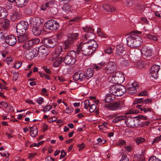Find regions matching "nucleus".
Returning a JSON list of instances; mask_svg holds the SVG:
<instances>
[{"label": "nucleus", "mask_w": 161, "mask_h": 161, "mask_svg": "<svg viewBox=\"0 0 161 161\" xmlns=\"http://www.w3.org/2000/svg\"><path fill=\"white\" fill-rule=\"evenodd\" d=\"M134 33L130 36L126 38L127 44L129 47L132 48L138 47L142 44V38L136 34H142V32L137 31H134L131 32Z\"/></svg>", "instance_id": "obj_1"}, {"label": "nucleus", "mask_w": 161, "mask_h": 161, "mask_svg": "<svg viewBox=\"0 0 161 161\" xmlns=\"http://www.w3.org/2000/svg\"><path fill=\"white\" fill-rule=\"evenodd\" d=\"M30 27H33L32 29L33 34L36 36L40 35L43 29L40 19L38 17L32 19H30Z\"/></svg>", "instance_id": "obj_2"}, {"label": "nucleus", "mask_w": 161, "mask_h": 161, "mask_svg": "<svg viewBox=\"0 0 161 161\" xmlns=\"http://www.w3.org/2000/svg\"><path fill=\"white\" fill-rule=\"evenodd\" d=\"M144 118L142 115H138L134 117L126 118L125 122L127 126L132 128H138L140 125L139 121L142 118ZM146 119V118L144 117Z\"/></svg>", "instance_id": "obj_3"}, {"label": "nucleus", "mask_w": 161, "mask_h": 161, "mask_svg": "<svg viewBox=\"0 0 161 161\" xmlns=\"http://www.w3.org/2000/svg\"><path fill=\"white\" fill-rule=\"evenodd\" d=\"M78 55L81 53L86 56H89L93 53V51L89 48L88 44L86 42H81L77 45V51H76Z\"/></svg>", "instance_id": "obj_4"}, {"label": "nucleus", "mask_w": 161, "mask_h": 161, "mask_svg": "<svg viewBox=\"0 0 161 161\" xmlns=\"http://www.w3.org/2000/svg\"><path fill=\"white\" fill-rule=\"evenodd\" d=\"M82 29L86 32L82 35L81 40L84 41L86 40L92 41L94 39L95 37L94 33V29L92 27L86 26L83 27Z\"/></svg>", "instance_id": "obj_5"}, {"label": "nucleus", "mask_w": 161, "mask_h": 161, "mask_svg": "<svg viewBox=\"0 0 161 161\" xmlns=\"http://www.w3.org/2000/svg\"><path fill=\"white\" fill-rule=\"evenodd\" d=\"M78 55L75 51H71L64 57V62L66 65L74 64L76 62V57Z\"/></svg>", "instance_id": "obj_6"}, {"label": "nucleus", "mask_w": 161, "mask_h": 161, "mask_svg": "<svg viewBox=\"0 0 161 161\" xmlns=\"http://www.w3.org/2000/svg\"><path fill=\"white\" fill-rule=\"evenodd\" d=\"M124 106V101L121 100L110 103L105 104L104 107L109 110L116 111Z\"/></svg>", "instance_id": "obj_7"}, {"label": "nucleus", "mask_w": 161, "mask_h": 161, "mask_svg": "<svg viewBox=\"0 0 161 161\" xmlns=\"http://www.w3.org/2000/svg\"><path fill=\"white\" fill-rule=\"evenodd\" d=\"M68 39L64 42L65 49H68L72 45L74 41L78 38L79 34L78 33H68L67 35Z\"/></svg>", "instance_id": "obj_8"}, {"label": "nucleus", "mask_w": 161, "mask_h": 161, "mask_svg": "<svg viewBox=\"0 0 161 161\" xmlns=\"http://www.w3.org/2000/svg\"><path fill=\"white\" fill-rule=\"evenodd\" d=\"M29 24L25 21H22L18 23L16 26V32L17 34H25L26 30L28 29Z\"/></svg>", "instance_id": "obj_9"}, {"label": "nucleus", "mask_w": 161, "mask_h": 161, "mask_svg": "<svg viewBox=\"0 0 161 161\" xmlns=\"http://www.w3.org/2000/svg\"><path fill=\"white\" fill-rule=\"evenodd\" d=\"M3 34L1 35V39L5 40L6 43L8 45L13 46L16 43L17 40L15 36L12 35H8L7 33L3 32Z\"/></svg>", "instance_id": "obj_10"}, {"label": "nucleus", "mask_w": 161, "mask_h": 161, "mask_svg": "<svg viewBox=\"0 0 161 161\" xmlns=\"http://www.w3.org/2000/svg\"><path fill=\"white\" fill-rule=\"evenodd\" d=\"M44 26L46 29L53 31L58 30L59 25L57 21L51 19L47 21L45 24Z\"/></svg>", "instance_id": "obj_11"}, {"label": "nucleus", "mask_w": 161, "mask_h": 161, "mask_svg": "<svg viewBox=\"0 0 161 161\" xmlns=\"http://www.w3.org/2000/svg\"><path fill=\"white\" fill-rule=\"evenodd\" d=\"M125 51V49L123 46H121L119 45H117L116 47V50L115 52V56L117 58L119 59H120V58L122 59V62L121 63V64L122 65H126L125 64V63L127 62V61L124 59L123 58L122 54Z\"/></svg>", "instance_id": "obj_12"}, {"label": "nucleus", "mask_w": 161, "mask_h": 161, "mask_svg": "<svg viewBox=\"0 0 161 161\" xmlns=\"http://www.w3.org/2000/svg\"><path fill=\"white\" fill-rule=\"evenodd\" d=\"M107 65L103 69V72L109 74L114 72L116 69L117 66L115 63L114 62L109 61L107 63Z\"/></svg>", "instance_id": "obj_13"}, {"label": "nucleus", "mask_w": 161, "mask_h": 161, "mask_svg": "<svg viewBox=\"0 0 161 161\" xmlns=\"http://www.w3.org/2000/svg\"><path fill=\"white\" fill-rule=\"evenodd\" d=\"M141 111H143L146 114V115L144 116V117L146 118V119L144 118L142 119L143 120H147L149 119H151L153 117V109L147 107V106H144V108L142 109Z\"/></svg>", "instance_id": "obj_14"}, {"label": "nucleus", "mask_w": 161, "mask_h": 161, "mask_svg": "<svg viewBox=\"0 0 161 161\" xmlns=\"http://www.w3.org/2000/svg\"><path fill=\"white\" fill-rule=\"evenodd\" d=\"M43 42L47 47L50 48H53L58 43L57 41L55 38H47L44 40Z\"/></svg>", "instance_id": "obj_15"}, {"label": "nucleus", "mask_w": 161, "mask_h": 161, "mask_svg": "<svg viewBox=\"0 0 161 161\" xmlns=\"http://www.w3.org/2000/svg\"><path fill=\"white\" fill-rule=\"evenodd\" d=\"M160 68V66L158 65H153L152 66L150 70L151 76L154 79L157 78L158 75V72Z\"/></svg>", "instance_id": "obj_16"}, {"label": "nucleus", "mask_w": 161, "mask_h": 161, "mask_svg": "<svg viewBox=\"0 0 161 161\" xmlns=\"http://www.w3.org/2000/svg\"><path fill=\"white\" fill-rule=\"evenodd\" d=\"M37 50L36 48L30 50L29 51L26 53L25 55V57L28 60H31L35 57L37 56Z\"/></svg>", "instance_id": "obj_17"}, {"label": "nucleus", "mask_w": 161, "mask_h": 161, "mask_svg": "<svg viewBox=\"0 0 161 161\" xmlns=\"http://www.w3.org/2000/svg\"><path fill=\"white\" fill-rule=\"evenodd\" d=\"M138 85L136 82H134L131 84V86L127 88L126 92L128 94L133 95L136 93L137 90L139 87Z\"/></svg>", "instance_id": "obj_18"}, {"label": "nucleus", "mask_w": 161, "mask_h": 161, "mask_svg": "<svg viewBox=\"0 0 161 161\" xmlns=\"http://www.w3.org/2000/svg\"><path fill=\"white\" fill-rule=\"evenodd\" d=\"M47 48L44 46H40L37 50V55L39 54V56L41 55L42 57H46L48 54Z\"/></svg>", "instance_id": "obj_19"}, {"label": "nucleus", "mask_w": 161, "mask_h": 161, "mask_svg": "<svg viewBox=\"0 0 161 161\" xmlns=\"http://www.w3.org/2000/svg\"><path fill=\"white\" fill-rule=\"evenodd\" d=\"M86 42L88 44L89 48H91V50L93 51V53H95V51L98 48V44L97 42L93 40Z\"/></svg>", "instance_id": "obj_20"}, {"label": "nucleus", "mask_w": 161, "mask_h": 161, "mask_svg": "<svg viewBox=\"0 0 161 161\" xmlns=\"http://www.w3.org/2000/svg\"><path fill=\"white\" fill-rule=\"evenodd\" d=\"M62 48L61 46H57L55 49V51L51 57L52 60H55L58 58L62 51Z\"/></svg>", "instance_id": "obj_21"}, {"label": "nucleus", "mask_w": 161, "mask_h": 161, "mask_svg": "<svg viewBox=\"0 0 161 161\" xmlns=\"http://www.w3.org/2000/svg\"><path fill=\"white\" fill-rule=\"evenodd\" d=\"M114 76L116 77V80H117L118 83H122L125 80V77L122 72L120 71H117L114 74Z\"/></svg>", "instance_id": "obj_22"}, {"label": "nucleus", "mask_w": 161, "mask_h": 161, "mask_svg": "<svg viewBox=\"0 0 161 161\" xmlns=\"http://www.w3.org/2000/svg\"><path fill=\"white\" fill-rule=\"evenodd\" d=\"M117 93L115 94V96H121L125 94L126 92V88L123 85H119L118 86Z\"/></svg>", "instance_id": "obj_23"}, {"label": "nucleus", "mask_w": 161, "mask_h": 161, "mask_svg": "<svg viewBox=\"0 0 161 161\" xmlns=\"http://www.w3.org/2000/svg\"><path fill=\"white\" fill-rule=\"evenodd\" d=\"M141 52L143 56L146 57L151 56L152 53L151 49H147L145 47L142 48Z\"/></svg>", "instance_id": "obj_24"}, {"label": "nucleus", "mask_w": 161, "mask_h": 161, "mask_svg": "<svg viewBox=\"0 0 161 161\" xmlns=\"http://www.w3.org/2000/svg\"><path fill=\"white\" fill-rule=\"evenodd\" d=\"M22 16L20 12L18 10H16L10 17V19L14 21L17 19H19L21 18Z\"/></svg>", "instance_id": "obj_25"}, {"label": "nucleus", "mask_w": 161, "mask_h": 161, "mask_svg": "<svg viewBox=\"0 0 161 161\" xmlns=\"http://www.w3.org/2000/svg\"><path fill=\"white\" fill-rule=\"evenodd\" d=\"M4 21L2 26V28L3 29L2 30V31L0 32L1 35L3 34V32L6 33L8 30V27L10 23L9 20L8 19H5Z\"/></svg>", "instance_id": "obj_26"}, {"label": "nucleus", "mask_w": 161, "mask_h": 161, "mask_svg": "<svg viewBox=\"0 0 161 161\" xmlns=\"http://www.w3.org/2000/svg\"><path fill=\"white\" fill-rule=\"evenodd\" d=\"M103 8L107 11L112 12L114 11L116 8L108 3H104L103 5Z\"/></svg>", "instance_id": "obj_27"}, {"label": "nucleus", "mask_w": 161, "mask_h": 161, "mask_svg": "<svg viewBox=\"0 0 161 161\" xmlns=\"http://www.w3.org/2000/svg\"><path fill=\"white\" fill-rule=\"evenodd\" d=\"M29 0H16V5L19 8H22L25 6Z\"/></svg>", "instance_id": "obj_28"}, {"label": "nucleus", "mask_w": 161, "mask_h": 161, "mask_svg": "<svg viewBox=\"0 0 161 161\" xmlns=\"http://www.w3.org/2000/svg\"><path fill=\"white\" fill-rule=\"evenodd\" d=\"M8 15L6 9L3 7H0V19L6 18Z\"/></svg>", "instance_id": "obj_29"}, {"label": "nucleus", "mask_w": 161, "mask_h": 161, "mask_svg": "<svg viewBox=\"0 0 161 161\" xmlns=\"http://www.w3.org/2000/svg\"><path fill=\"white\" fill-rule=\"evenodd\" d=\"M118 86L115 85L111 86L109 89V92L113 96H115L117 94L118 89Z\"/></svg>", "instance_id": "obj_30"}, {"label": "nucleus", "mask_w": 161, "mask_h": 161, "mask_svg": "<svg viewBox=\"0 0 161 161\" xmlns=\"http://www.w3.org/2000/svg\"><path fill=\"white\" fill-rule=\"evenodd\" d=\"M115 97L111 94H107L105 97V98L103 100L104 103H109L110 101L114 100Z\"/></svg>", "instance_id": "obj_31"}, {"label": "nucleus", "mask_w": 161, "mask_h": 161, "mask_svg": "<svg viewBox=\"0 0 161 161\" xmlns=\"http://www.w3.org/2000/svg\"><path fill=\"white\" fill-rule=\"evenodd\" d=\"M18 35L19 36L18 37V42H19L22 43L27 40L28 39L27 36L25 34H22V35L21 34Z\"/></svg>", "instance_id": "obj_32"}, {"label": "nucleus", "mask_w": 161, "mask_h": 161, "mask_svg": "<svg viewBox=\"0 0 161 161\" xmlns=\"http://www.w3.org/2000/svg\"><path fill=\"white\" fill-rule=\"evenodd\" d=\"M32 42L30 40L26 42L22 45V47L25 49H29L33 46Z\"/></svg>", "instance_id": "obj_33"}, {"label": "nucleus", "mask_w": 161, "mask_h": 161, "mask_svg": "<svg viewBox=\"0 0 161 161\" xmlns=\"http://www.w3.org/2000/svg\"><path fill=\"white\" fill-rule=\"evenodd\" d=\"M93 69L92 68H88L85 73V75L86 77V79H88L91 77L93 75Z\"/></svg>", "instance_id": "obj_34"}, {"label": "nucleus", "mask_w": 161, "mask_h": 161, "mask_svg": "<svg viewBox=\"0 0 161 161\" xmlns=\"http://www.w3.org/2000/svg\"><path fill=\"white\" fill-rule=\"evenodd\" d=\"M126 118L127 116L125 115L118 116L113 119L112 122L116 123L121 120L125 119Z\"/></svg>", "instance_id": "obj_35"}, {"label": "nucleus", "mask_w": 161, "mask_h": 161, "mask_svg": "<svg viewBox=\"0 0 161 161\" xmlns=\"http://www.w3.org/2000/svg\"><path fill=\"white\" fill-rule=\"evenodd\" d=\"M32 128L33 129H31V135L32 137H35L37 135V128L36 126H33Z\"/></svg>", "instance_id": "obj_36"}, {"label": "nucleus", "mask_w": 161, "mask_h": 161, "mask_svg": "<svg viewBox=\"0 0 161 161\" xmlns=\"http://www.w3.org/2000/svg\"><path fill=\"white\" fill-rule=\"evenodd\" d=\"M51 3L52 2L49 0L46 3L42 4L41 7V9L43 11H45L49 7V5L51 4Z\"/></svg>", "instance_id": "obj_37"}, {"label": "nucleus", "mask_w": 161, "mask_h": 161, "mask_svg": "<svg viewBox=\"0 0 161 161\" xmlns=\"http://www.w3.org/2000/svg\"><path fill=\"white\" fill-rule=\"evenodd\" d=\"M63 11L68 13L71 10V6L68 4H64L62 7Z\"/></svg>", "instance_id": "obj_38"}, {"label": "nucleus", "mask_w": 161, "mask_h": 161, "mask_svg": "<svg viewBox=\"0 0 161 161\" xmlns=\"http://www.w3.org/2000/svg\"><path fill=\"white\" fill-rule=\"evenodd\" d=\"M108 79L110 82L113 84H119L118 82H117V80H116V77L114 76V74L112 76H109Z\"/></svg>", "instance_id": "obj_39"}, {"label": "nucleus", "mask_w": 161, "mask_h": 161, "mask_svg": "<svg viewBox=\"0 0 161 161\" xmlns=\"http://www.w3.org/2000/svg\"><path fill=\"white\" fill-rule=\"evenodd\" d=\"M144 152L142 151V152L141 154H137L136 155L137 158V161H145V159L143 157V153Z\"/></svg>", "instance_id": "obj_40"}, {"label": "nucleus", "mask_w": 161, "mask_h": 161, "mask_svg": "<svg viewBox=\"0 0 161 161\" xmlns=\"http://www.w3.org/2000/svg\"><path fill=\"white\" fill-rule=\"evenodd\" d=\"M139 112L138 110L136 109H130L127 112L125 113V115L132 114H137Z\"/></svg>", "instance_id": "obj_41"}, {"label": "nucleus", "mask_w": 161, "mask_h": 161, "mask_svg": "<svg viewBox=\"0 0 161 161\" xmlns=\"http://www.w3.org/2000/svg\"><path fill=\"white\" fill-rule=\"evenodd\" d=\"M79 81L84 80L85 79H86L85 73H81L80 71H79Z\"/></svg>", "instance_id": "obj_42"}, {"label": "nucleus", "mask_w": 161, "mask_h": 161, "mask_svg": "<svg viewBox=\"0 0 161 161\" xmlns=\"http://www.w3.org/2000/svg\"><path fill=\"white\" fill-rule=\"evenodd\" d=\"M144 99L143 98H136L133 102V104H137L142 103L144 104Z\"/></svg>", "instance_id": "obj_43"}, {"label": "nucleus", "mask_w": 161, "mask_h": 161, "mask_svg": "<svg viewBox=\"0 0 161 161\" xmlns=\"http://www.w3.org/2000/svg\"><path fill=\"white\" fill-rule=\"evenodd\" d=\"M79 71L76 72L73 75V78L75 81L79 80Z\"/></svg>", "instance_id": "obj_44"}, {"label": "nucleus", "mask_w": 161, "mask_h": 161, "mask_svg": "<svg viewBox=\"0 0 161 161\" xmlns=\"http://www.w3.org/2000/svg\"><path fill=\"white\" fill-rule=\"evenodd\" d=\"M136 66L138 68L142 69L144 67V63L141 61H139L135 63Z\"/></svg>", "instance_id": "obj_45"}, {"label": "nucleus", "mask_w": 161, "mask_h": 161, "mask_svg": "<svg viewBox=\"0 0 161 161\" xmlns=\"http://www.w3.org/2000/svg\"><path fill=\"white\" fill-rule=\"evenodd\" d=\"M113 49L111 47H106L104 50L105 53H106L110 54L113 52Z\"/></svg>", "instance_id": "obj_46"}, {"label": "nucleus", "mask_w": 161, "mask_h": 161, "mask_svg": "<svg viewBox=\"0 0 161 161\" xmlns=\"http://www.w3.org/2000/svg\"><path fill=\"white\" fill-rule=\"evenodd\" d=\"M52 108V105H46L44 107L43 111L45 113H46V112L49 111L50 109H51Z\"/></svg>", "instance_id": "obj_47"}, {"label": "nucleus", "mask_w": 161, "mask_h": 161, "mask_svg": "<svg viewBox=\"0 0 161 161\" xmlns=\"http://www.w3.org/2000/svg\"><path fill=\"white\" fill-rule=\"evenodd\" d=\"M97 106L95 104H90L89 108V111L90 113L94 112Z\"/></svg>", "instance_id": "obj_48"}, {"label": "nucleus", "mask_w": 161, "mask_h": 161, "mask_svg": "<svg viewBox=\"0 0 161 161\" xmlns=\"http://www.w3.org/2000/svg\"><path fill=\"white\" fill-rule=\"evenodd\" d=\"M74 108L71 106L68 107L66 109L65 113L66 114H69L73 111Z\"/></svg>", "instance_id": "obj_49"}, {"label": "nucleus", "mask_w": 161, "mask_h": 161, "mask_svg": "<svg viewBox=\"0 0 161 161\" xmlns=\"http://www.w3.org/2000/svg\"><path fill=\"white\" fill-rule=\"evenodd\" d=\"M145 141V140L144 138L140 137L137 139L136 142L137 144H139L140 143L144 142Z\"/></svg>", "instance_id": "obj_50"}, {"label": "nucleus", "mask_w": 161, "mask_h": 161, "mask_svg": "<svg viewBox=\"0 0 161 161\" xmlns=\"http://www.w3.org/2000/svg\"><path fill=\"white\" fill-rule=\"evenodd\" d=\"M84 104L85 108L87 109L90 106V102L89 100H86L84 102Z\"/></svg>", "instance_id": "obj_51"}, {"label": "nucleus", "mask_w": 161, "mask_h": 161, "mask_svg": "<svg viewBox=\"0 0 161 161\" xmlns=\"http://www.w3.org/2000/svg\"><path fill=\"white\" fill-rule=\"evenodd\" d=\"M148 161H161V160L156 158L155 156H153L150 157Z\"/></svg>", "instance_id": "obj_52"}, {"label": "nucleus", "mask_w": 161, "mask_h": 161, "mask_svg": "<svg viewBox=\"0 0 161 161\" xmlns=\"http://www.w3.org/2000/svg\"><path fill=\"white\" fill-rule=\"evenodd\" d=\"M30 40L32 42L33 45L37 44L40 42L39 39L37 38L33 39Z\"/></svg>", "instance_id": "obj_53"}, {"label": "nucleus", "mask_w": 161, "mask_h": 161, "mask_svg": "<svg viewBox=\"0 0 161 161\" xmlns=\"http://www.w3.org/2000/svg\"><path fill=\"white\" fill-rule=\"evenodd\" d=\"M43 69L47 73L50 74L51 73L50 68L49 66H43Z\"/></svg>", "instance_id": "obj_54"}, {"label": "nucleus", "mask_w": 161, "mask_h": 161, "mask_svg": "<svg viewBox=\"0 0 161 161\" xmlns=\"http://www.w3.org/2000/svg\"><path fill=\"white\" fill-rule=\"evenodd\" d=\"M22 63L21 62H18L16 63L14 65V68L16 69H19Z\"/></svg>", "instance_id": "obj_55"}, {"label": "nucleus", "mask_w": 161, "mask_h": 161, "mask_svg": "<svg viewBox=\"0 0 161 161\" xmlns=\"http://www.w3.org/2000/svg\"><path fill=\"white\" fill-rule=\"evenodd\" d=\"M63 33L60 32L59 33L56 35L55 39H56L57 41V40H60L63 37Z\"/></svg>", "instance_id": "obj_56"}, {"label": "nucleus", "mask_w": 161, "mask_h": 161, "mask_svg": "<svg viewBox=\"0 0 161 161\" xmlns=\"http://www.w3.org/2000/svg\"><path fill=\"white\" fill-rule=\"evenodd\" d=\"M119 161H129V159L127 157L126 154H123Z\"/></svg>", "instance_id": "obj_57"}, {"label": "nucleus", "mask_w": 161, "mask_h": 161, "mask_svg": "<svg viewBox=\"0 0 161 161\" xmlns=\"http://www.w3.org/2000/svg\"><path fill=\"white\" fill-rule=\"evenodd\" d=\"M0 105H1L3 108H5L8 107V104L6 102L2 101L0 102Z\"/></svg>", "instance_id": "obj_58"}, {"label": "nucleus", "mask_w": 161, "mask_h": 161, "mask_svg": "<svg viewBox=\"0 0 161 161\" xmlns=\"http://www.w3.org/2000/svg\"><path fill=\"white\" fill-rule=\"evenodd\" d=\"M97 33L98 36H100L101 37H104V34L101 31V29L99 28L97 30Z\"/></svg>", "instance_id": "obj_59"}, {"label": "nucleus", "mask_w": 161, "mask_h": 161, "mask_svg": "<svg viewBox=\"0 0 161 161\" xmlns=\"http://www.w3.org/2000/svg\"><path fill=\"white\" fill-rule=\"evenodd\" d=\"M19 76V73L17 72H15L14 74L13 78L15 80V81H16L17 80Z\"/></svg>", "instance_id": "obj_60"}, {"label": "nucleus", "mask_w": 161, "mask_h": 161, "mask_svg": "<svg viewBox=\"0 0 161 161\" xmlns=\"http://www.w3.org/2000/svg\"><path fill=\"white\" fill-rule=\"evenodd\" d=\"M64 57H60L58 58L56 61H57V63H58L59 64H61L62 63L63 61L64 62Z\"/></svg>", "instance_id": "obj_61"}, {"label": "nucleus", "mask_w": 161, "mask_h": 161, "mask_svg": "<svg viewBox=\"0 0 161 161\" xmlns=\"http://www.w3.org/2000/svg\"><path fill=\"white\" fill-rule=\"evenodd\" d=\"M150 122L149 121L143 122L141 124L142 127H144L145 126H148L150 124Z\"/></svg>", "instance_id": "obj_62"}, {"label": "nucleus", "mask_w": 161, "mask_h": 161, "mask_svg": "<svg viewBox=\"0 0 161 161\" xmlns=\"http://www.w3.org/2000/svg\"><path fill=\"white\" fill-rule=\"evenodd\" d=\"M137 9L140 13H142L144 10V8L143 6L142 5H139L138 6Z\"/></svg>", "instance_id": "obj_63"}, {"label": "nucleus", "mask_w": 161, "mask_h": 161, "mask_svg": "<svg viewBox=\"0 0 161 161\" xmlns=\"http://www.w3.org/2000/svg\"><path fill=\"white\" fill-rule=\"evenodd\" d=\"M57 120V118H56L55 116H53V118H49L47 119V121L50 122V123H52L54 121H56Z\"/></svg>", "instance_id": "obj_64"}]
</instances>
